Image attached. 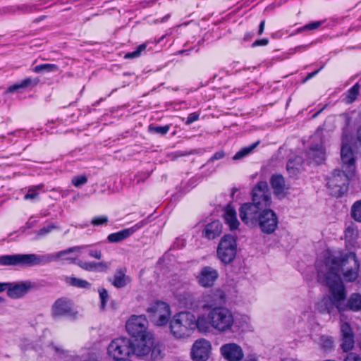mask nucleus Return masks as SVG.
Returning <instances> with one entry per match:
<instances>
[{"instance_id": "nucleus-55", "label": "nucleus", "mask_w": 361, "mask_h": 361, "mask_svg": "<svg viewBox=\"0 0 361 361\" xmlns=\"http://www.w3.org/2000/svg\"><path fill=\"white\" fill-rule=\"evenodd\" d=\"M264 25H265V20H263L260 22L259 25V30H258L259 35H262V33L264 32Z\"/></svg>"}, {"instance_id": "nucleus-49", "label": "nucleus", "mask_w": 361, "mask_h": 361, "mask_svg": "<svg viewBox=\"0 0 361 361\" xmlns=\"http://www.w3.org/2000/svg\"><path fill=\"white\" fill-rule=\"evenodd\" d=\"M38 195L39 193L35 191V188H30L28 190L27 193L25 195L24 198L25 200H35L38 197Z\"/></svg>"}, {"instance_id": "nucleus-15", "label": "nucleus", "mask_w": 361, "mask_h": 361, "mask_svg": "<svg viewBox=\"0 0 361 361\" xmlns=\"http://www.w3.org/2000/svg\"><path fill=\"white\" fill-rule=\"evenodd\" d=\"M218 277L219 273L216 269L212 267L205 266L201 269L197 279L202 287L209 288L213 286Z\"/></svg>"}, {"instance_id": "nucleus-31", "label": "nucleus", "mask_w": 361, "mask_h": 361, "mask_svg": "<svg viewBox=\"0 0 361 361\" xmlns=\"http://www.w3.org/2000/svg\"><path fill=\"white\" fill-rule=\"evenodd\" d=\"M347 307L350 310L355 312L361 310V295L353 293L348 300Z\"/></svg>"}, {"instance_id": "nucleus-5", "label": "nucleus", "mask_w": 361, "mask_h": 361, "mask_svg": "<svg viewBox=\"0 0 361 361\" xmlns=\"http://www.w3.org/2000/svg\"><path fill=\"white\" fill-rule=\"evenodd\" d=\"M353 173H348V171L344 169L334 170L326 183L330 195L341 197L345 194L348 190L350 178Z\"/></svg>"}, {"instance_id": "nucleus-17", "label": "nucleus", "mask_w": 361, "mask_h": 361, "mask_svg": "<svg viewBox=\"0 0 361 361\" xmlns=\"http://www.w3.org/2000/svg\"><path fill=\"white\" fill-rule=\"evenodd\" d=\"M8 285L7 295L8 297L14 299L20 298L26 295L32 287L30 281L19 283H8Z\"/></svg>"}, {"instance_id": "nucleus-9", "label": "nucleus", "mask_w": 361, "mask_h": 361, "mask_svg": "<svg viewBox=\"0 0 361 361\" xmlns=\"http://www.w3.org/2000/svg\"><path fill=\"white\" fill-rule=\"evenodd\" d=\"M154 336L152 334H145L143 336L134 338L132 341V354L137 357L147 356L154 347Z\"/></svg>"}, {"instance_id": "nucleus-58", "label": "nucleus", "mask_w": 361, "mask_h": 361, "mask_svg": "<svg viewBox=\"0 0 361 361\" xmlns=\"http://www.w3.org/2000/svg\"><path fill=\"white\" fill-rule=\"evenodd\" d=\"M357 140L361 142V126L359 127L357 133Z\"/></svg>"}, {"instance_id": "nucleus-6", "label": "nucleus", "mask_w": 361, "mask_h": 361, "mask_svg": "<svg viewBox=\"0 0 361 361\" xmlns=\"http://www.w3.org/2000/svg\"><path fill=\"white\" fill-rule=\"evenodd\" d=\"M237 253L236 238L230 235H224L218 245L216 255L218 259L224 264H231L235 258Z\"/></svg>"}, {"instance_id": "nucleus-47", "label": "nucleus", "mask_w": 361, "mask_h": 361, "mask_svg": "<svg viewBox=\"0 0 361 361\" xmlns=\"http://www.w3.org/2000/svg\"><path fill=\"white\" fill-rule=\"evenodd\" d=\"M87 255L89 257L95 258L97 259H101L102 257V252L99 250L87 249Z\"/></svg>"}, {"instance_id": "nucleus-35", "label": "nucleus", "mask_w": 361, "mask_h": 361, "mask_svg": "<svg viewBox=\"0 0 361 361\" xmlns=\"http://www.w3.org/2000/svg\"><path fill=\"white\" fill-rule=\"evenodd\" d=\"M351 216L357 222H361V200L355 202L351 207Z\"/></svg>"}, {"instance_id": "nucleus-61", "label": "nucleus", "mask_w": 361, "mask_h": 361, "mask_svg": "<svg viewBox=\"0 0 361 361\" xmlns=\"http://www.w3.org/2000/svg\"><path fill=\"white\" fill-rule=\"evenodd\" d=\"M114 361H131V360H128V359H117V360H114Z\"/></svg>"}, {"instance_id": "nucleus-24", "label": "nucleus", "mask_w": 361, "mask_h": 361, "mask_svg": "<svg viewBox=\"0 0 361 361\" xmlns=\"http://www.w3.org/2000/svg\"><path fill=\"white\" fill-rule=\"evenodd\" d=\"M148 313L157 314V316H170L171 308L169 305L164 301H155L152 306L147 310Z\"/></svg>"}, {"instance_id": "nucleus-7", "label": "nucleus", "mask_w": 361, "mask_h": 361, "mask_svg": "<svg viewBox=\"0 0 361 361\" xmlns=\"http://www.w3.org/2000/svg\"><path fill=\"white\" fill-rule=\"evenodd\" d=\"M132 341L128 338L120 337L114 339L108 346V355L114 360L126 359L132 354Z\"/></svg>"}, {"instance_id": "nucleus-23", "label": "nucleus", "mask_w": 361, "mask_h": 361, "mask_svg": "<svg viewBox=\"0 0 361 361\" xmlns=\"http://www.w3.org/2000/svg\"><path fill=\"white\" fill-rule=\"evenodd\" d=\"M126 268L121 267L117 269L114 275L113 281L109 280L111 282V284L117 288L125 287L131 281L130 278L128 276H126Z\"/></svg>"}, {"instance_id": "nucleus-3", "label": "nucleus", "mask_w": 361, "mask_h": 361, "mask_svg": "<svg viewBox=\"0 0 361 361\" xmlns=\"http://www.w3.org/2000/svg\"><path fill=\"white\" fill-rule=\"evenodd\" d=\"M239 216L245 225L252 228L259 227L265 234L273 233L278 227V216L269 207Z\"/></svg>"}, {"instance_id": "nucleus-4", "label": "nucleus", "mask_w": 361, "mask_h": 361, "mask_svg": "<svg viewBox=\"0 0 361 361\" xmlns=\"http://www.w3.org/2000/svg\"><path fill=\"white\" fill-rule=\"evenodd\" d=\"M252 202L243 204L239 209V215L270 207L271 195L266 181H259L252 188Z\"/></svg>"}, {"instance_id": "nucleus-62", "label": "nucleus", "mask_w": 361, "mask_h": 361, "mask_svg": "<svg viewBox=\"0 0 361 361\" xmlns=\"http://www.w3.org/2000/svg\"><path fill=\"white\" fill-rule=\"evenodd\" d=\"M4 301H5V300L3 298L0 297V305L4 303Z\"/></svg>"}, {"instance_id": "nucleus-57", "label": "nucleus", "mask_w": 361, "mask_h": 361, "mask_svg": "<svg viewBox=\"0 0 361 361\" xmlns=\"http://www.w3.org/2000/svg\"><path fill=\"white\" fill-rule=\"evenodd\" d=\"M332 345H333V341H331V339H326L325 347L330 348L332 347Z\"/></svg>"}, {"instance_id": "nucleus-19", "label": "nucleus", "mask_w": 361, "mask_h": 361, "mask_svg": "<svg viewBox=\"0 0 361 361\" xmlns=\"http://www.w3.org/2000/svg\"><path fill=\"white\" fill-rule=\"evenodd\" d=\"M307 159L321 164L326 159V152L322 143L312 145L307 152Z\"/></svg>"}, {"instance_id": "nucleus-22", "label": "nucleus", "mask_w": 361, "mask_h": 361, "mask_svg": "<svg viewBox=\"0 0 361 361\" xmlns=\"http://www.w3.org/2000/svg\"><path fill=\"white\" fill-rule=\"evenodd\" d=\"M221 232L222 224L219 220H216L206 225L202 235L208 240H213L219 236Z\"/></svg>"}, {"instance_id": "nucleus-46", "label": "nucleus", "mask_w": 361, "mask_h": 361, "mask_svg": "<svg viewBox=\"0 0 361 361\" xmlns=\"http://www.w3.org/2000/svg\"><path fill=\"white\" fill-rule=\"evenodd\" d=\"M225 157V152L224 150H219L216 152L212 157H211L209 160L207 161V164L210 162H213L216 160H219L223 159Z\"/></svg>"}, {"instance_id": "nucleus-1", "label": "nucleus", "mask_w": 361, "mask_h": 361, "mask_svg": "<svg viewBox=\"0 0 361 361\" xmlns=\"http://www.w3.org/2000/svg\"><path fill=\"white\" fill-rule=\"evenodd\" d=\"M360 263L355 252H337L329 254L324 259V264L317 269V281L329 288L330 298H324L318 303L317 308L322 314L332 312L335 306L346 298L345 287L339 275L347 282H353L359 276Z\"/></svg>"}, {"instance_id": "nucleus-25", "label": "nucleus", "mask_w": 361, "mask_h": 361, "mask_svg": "<svg viewBox=\"0 0 361 361\" xmlns=\"http://www.w3.org/2000/svg\"><path fill=\"white\" fill-rule=\"evenodd\" d=\"M39 80L37 78H27L8 87L6 90V92L11 93L18 90L19 89H25L30 87H32L36 86L39 83Z\"/></svg>"}, {"instance_id": "nucleus-30", "label": "nucleus", "mask_w": 361, "mask_h": 361, "mask_svg": "<svg viewBox=\"0 0 361 361\" xmlns=\"http://www.w3.org/2000/svg\"><path fill=\"white\" fill-rule=\"evenodd\" d=\"M164 346L158 343L155 344L154 341V347L152 350L149 352L150 353V360L151 361H160L163 359L164 353Z\"/></svg>"}, {"instance_id": "nucleus-54", "label": "nucleus", "mask_w": 361, "mask_h": 361, "mask_svg": "<svg viewBox=\"0 0 361 361\" xmlns=\"http://www.w3.org/2000/svg\"><path fill=\"white\" fill-rule=\"evenodd\" d=\"M357 235V231L352 227H348L345 230L346 237H353Z\"/></svg>"}, {"instance_id": "nucleus-42", "label": "nucleus", "mask_w": 361, "mask_h": 361, "mask_svg": "<svg viewBox=\"0 0 361 361\" xmlns=\"http://www.w3.org/2000/svg\"><path fill=\"white\" fill-rule=\"evenodd\" d=\"M322 24V21L311 22V23L304 25L303 27L299 28L298 30V31L301 32V31H304V30H315V29L318 28Z\"/></svg>"}, {"instance_id": "nucleus-10", "label": "nucleus", "mask_w": 361, "mask_h": 361, "mask_svg": "<svg viewBox=\"0 0 361 361\" xmlns=\"http://www.w3.org/2000/svg\"><path fill=\"white\" fill-rule=\"evenodd\" d=\"M212 317L211 322H213V329L219 331H226L231 330L236 332L243 328V323L239 317Z\"/></svg>"}, {"instance_id": "nucleus-26", "label": "nucleus", "mask_w": 361, "mask_h": 361, "mask_svg": "<svg viewBox=\"0 0 361 361\" xmlns=\"http://www.w3.org/2000/svg\"><path fill=\"white\" fill-rule=\"evenodd\" d=\"M202 308L206 310H209L207 316H232L229 310L222 306H217L213 302L204 304Z\"/></svg>"}, {"instance_id": "nucleus-12", "label": "nucleus", "mask_w": 361, "mask_h": 361, "mask_svg": "<svg viewBox=\"0 0 361 361\" xmlns=\"http://www.w3.org/2000/svg\"><path fill=\"white\" fill-rule=\"evenodd\" d=\"M148 322L146 317H130L126 324V331L134 338L143 336L145 334H151L147 331Z\"/></svg>"}, {"instance_id": "nucleus-21", "label": "nucleus", "mask_w": 361, "mask_h": 361, "mask_svg": "<svg viewBox=\"0 0 361 361\" xmlns=\"http://www.w3.org/2000/svg\"><path fill=\"white\" fill-rule=\"evenodd\" d=\"M224 219L225 223L229 226L231 231L238 228L240 223L237 219L236 211L231 204H228L225 207L224 209Z\"/></svg>"}, {"instance_id": "nucleus-53", "label": "nucleus", "mask_w": 361, "mask_h": 361, "mask_svg": "<svg viewBox=\"0 0 361 361\" xmlns=\"http://www.w3.org/2000/svg\"><path fill=\"white\" fill-rule=\"evenodd\" d=\"M323 67H321L320 68L312 72V73H309L307 76L303 79V81L302 82H306L307 80H309L310 79H311L312 78H313L314 76H315L320 71L321 69Z\"/></svg>"}, {"instance_id": "nucleus-8", "label": "nucleus", "mask_w": 361, "mask_h": 361, "mask_svg": "<svg viewBox=\"0 0 361 361\" xmlns=\"http://www.w3.org/2000/svg\"><path fill=\"white\" fill-rule=\"evenodd\" d=\"M169 329L171 334L178 338L188 337L194 330L192 317H172Z\"/></svg>"}, {"instance_id": "nucleus-28", "label": "nucleus", "mask_w": 361, "mask_h": 361, "mask_svg": "<svg viewBox=\"0 0 361 361\" xmlns=\"http://www.w3.org/2000/svg\"><path fill=\"white\" fill-rule=\"evenodd\" d=\"M270 184L276 195L282 194L285 189V180L281 174H273L270 178Z\"/></svg>"}, {"instance_id": "nucleus-51", "label": "nucleus", "mask_w": 361, "mask_h": 361, "mask_svg": "<svg viewBox=\"0 0 361 361\" xmlns=\"http://www.w3.org/2000/svg\"><path fill=\"white\" fill-rule=\"evenodd\" d=\"M269 44V39L267 38H263L255 40L252 44V47H256L259 46H266Z\"/></svg>"}, {"instance_id": "nucleus-40", "label": "nucleus", "mask_w": 361, "mask_h": 361, "mask_svg": "<svg viewBox=\"0 0 361 361\" xmlns=\"http://www.w3.org/2000/svg\"><path fill=\"white\" fill-rule=\"evenodd\" d=\"M75 264L85 271H95V264L94 262H84L82 260H78V262H75Z\"/></svg>"}, {"instance_id": "nucleus-39", "label": "nucleus", "mask_w": 361, "mask_h": 361, "mask_svg": "<svg viewBox=\"0 0 361 361\" xmlns=\"http://www.w3.org/2000/svg\"><path fill=\"white\" fill-rule=\"evenodd\" d=\"M98 293L101 300V308L104 309L107 302L109 301V295L107 290L102 287L98 289Z\"/></svg>"}, {"instance_id": "nucleus-13", "label": "nucleus", "mask_w": 361, "mask_h": 361, "mask_svg": "<svg viewBox=\"0 0 361 361\" xmlns=\"http://www.w3.org/2000/svg\"><path fill=\"white\" fill-rule=\"evenodd\" d=\"M54 316H74L76 314L73 301L66 297L57 299L52 306Z\"/></svg>"}, {"instance_id": "nucleus-18", "label": "nucleus", "mask_w": 361, "mask_h": 361, "mask_svg": "<svg viewBox=\"0 0 361 361\" xmlns=\"http://www.w3.org/2000/svg\"><path fill=\"white\" fill-rule=\"evenodd\" d=\"M145 223L142 221L135 224L133 226L123 229L116 233H111L108 235L107 239L110 243H118L133 235L136 231L142 228Z\"/></svg>"}, {"instance_id": "nucleus-11", "label": "nucleus", "mask_w": 361, "mask_h": 361, "mask_svg": "<svg viewBox=\"0 0 361 361\" xmlns=\"http://www.w3.org/2000/svg\"><path fill=\"white\" fill-rule=\"evenodd\" d=\"M212 345L204 338L195 341L191 349V357L194 361H207L211 353Z\"/></svg>"}, {"instance_id": "nucleus-38", "label": "nucleus", "mask_w": 361, "mask_h": 361, "mask_svg": "<svg viewBox=\"0 0 361 361\" xmlns=\"http://www.w3.org/2000/svg\"><path fill=\"white\" fill-rule=\"evenodd\" d=\"M147 48V44L143 43L140 44L135 51L128 52L126 54V59H134L141 56L142 51H144Z\"/></svg>"}, {"instance_id": "nucleus-64", "label": "nucleus", "mask_w": 361, "mask_h": 361, "mask_svg": "<svg viewBox=\"0 0 361 361\" xmlns=\"http://www.w3.org/2000/svg\"><path fill=\"white\" fill-rule=\"evenodd\" d=\"M183 312H178V314H176L175 316H180Z\"/></svg>"}, {"instance_id": "nucleus-41", "label": "nucleus", "mask_w": 361, "mask_h": 361, "mask_svg": "<svg viewBox=\"0 0 361 361\" xmlns=\"http://www.w3.org/2000/svg\"><path fill=\"white\" fill-rule=\"evenodd\" d=\"M56 228H57V226L56 224H50L45 226L42 227V228H40L37 231V235L38 237L45 236V235H48L49 233H50L53 230L56 229Z\"/></svg>"}, {"instance_id": "nucleus-2", "label": "nucleus", "mask_w": 361, "mask_h": 361, "mask_svg": "<svg viewBox=\"0 0 361 361\" xmlns=\"http://www.w3.org/2000/svg\"><path fill=\"white\" fill-rule=\"evenodd\" d=\"M87 248V246H75L55 254H15L6 255L0 257V264L2 266H18L21 267H30L39 265H45L51 262L63 257L66 255L80 251Z\"/></svg>"}, {"instance_id": "nucleus-32", "label": "nucleus", "mask_w": 361, "mask_h": 361, "mask_svg": "<svg viewBox=\"0 0 361 361\" xmlns=\"http://www.w3.org/2000/svg\"><path fill=\"white\" fill-rule=\"evenodd\" d=\"M259 142L257 141L252 145L243 147L233 157V160H240L252 152L255 148L259 145Z\"/></svg>"}, {"instance_id": "nucleus-59", "label": "nucleus", "mask_w": 361, "mask_h": 361, "mask_svg": "<svg viewBox=\"0 0 361 361\" xmlns=\"http://www.w3.org/2000/svg\"><path fill=\"white\" fill-rule=\"evenodd\" d=\"M252 37V35H251L250 33H247L245 35L244 37V39L245 40H247L249 38Z\"/></svg>"}, {"instance_id": "nucleus-29", "label": "nucleus", "mask_w": 361, "mask_h": 361, "mask_svg": "<svg viewBox=\"0 0 361 361\" xmlns=\"http://www.w3.org/2000/svg\"><path fill=\"white\" fill-rule=\"evenodd\" d=\"M192 319H192L194 329L197 328L200 332H207L213 329L212 317H197V319H195V317H192Z\"/></svg>"}, {"instance_id": "nucleus-27", "label": "nucleus", "mask_w": 361, "mask_h": 361, "mask_svg": "<svg viewBox=\"0 0 361 361\" xmlns=\"http://www.w3.org/2000/svg\"><path fill=\"white\" fill-rule=\"evenodd\" d=\"M302 158L301 157H295L290 159L286 164V169L290 176H297L302 170Z\"/></svg>"}, {"instance_id": "nucleus-20", "label": "nucleus", "mask_w": 361, "mask_h": 361, "mask_svg": "<svg viewBox=\"0 0 361 361\" xmlns=\"http://www.w3.org/2000/svg\"><path fill=\"white\" fill-rule=\"evenodd\" d=\"M342 334L341 348L343 351L350 350L354 346V334L350 326L348 323H343L341 326Z\"/></svg>"}, {"instance_id": "nucleus-33", "label": "nucleus", "mask_w": 361, "mask_h": 361, "mask_svg": "<svg viewBox=\"0 0 361 361\" xmlns=\"http://www.w3.org/2000/svg\"><path fill=\"white\" fill-rule=\"evenodd\" d=\"M66 281L72 286L81 288H90L91 284L86 280L76 278L74 276L66 277Z\"/></svg>"}, {"instance_id": "nucleus-50", "label": "nucleus", "mask_w": 361, "mask_h": 361, "mask_svg": "<svg viewBox=\"0 0 361 361\" xmlns=\"http://www.w3.org/2000/svg\"><path fill=\"white\" fill-rule=\"evenodd\" d=\"M344 361H361V356L355 353H350Z\"/></svg>"}, {"instance_id": "nucleus-44", "label": "nucleus", "mask_w": 361, "mask_h": 361, "mask_svg": "<svg viewBox=\"0 0 361 361\" xmlns=\"http://www.w3.org/2000/svg\"><path fill=\"white\" fill-rule=\"evenodd\" d=\"M108 221V217L106 216H99L94 217L91 224L94 226H100L104 224H106Z\"/></svg>"}, {"instance_id": "nucleus-52", "label": "nucleus", "mask_w": 361, "mask_h": 361, "mask_svg": "<svg viewBox=\"0 0 361 361\" xmlns=\"http://www.w3.org/2000/svg\"><path fill=\"white\" fill-rule=\"evenodd\" d=\"M95 271H105L108 269L107 264L104 262H94Z\"/></svg>"}, {"instance_id": "nucleus-56", "label": "nucleus", "mask_w": 361, "mask_h": 361, "mask_svg": "<svg viewBox=\"0 0 361 361\" xmlns=\"http://www.w3.org/2000/svg\"><path fill=\"white\" fill-rule=\"evenodd\" d=\"M8 283H0V293L4 291V290H7V288H8Z\"/></svg>"}, {"instance_id": "nucleus-34", "label": "nucleus", "mask_w": 361, "mask_h": 361, "mask_svg": "<svg viewBox=\"0 0 361 361\" xmlns=\"http://www.w3.org/2000/svg\"><path fill=\"white\" fill-rule=\"evenodd\" d=\"M59 71V67L56 64L51 63H44L36 66L33 68V71L35 73H49V72H56Z\"/></svg>"}, {"instance_id": "nucleus-43", "label": "nucleus", "mask_w": 361, "mask_h": 361, "mask_svg": "<svg viewBox=\"0 0 361 361\" xmlns=\"http://www.w3.org/2000/svg\"><path fill=\"white\" fill-rule=\"evenodd\" d=\"M87 182V178L85 175L75 176L72 179V183L75 187H80V185L85 184Z\"/></svg>"}, {"instance_id": "nucleus-48", "label": "nucleus", "mask_w": 361, "mask_h": 361, "mask_svg": "<svg viewBox=\"0 0 361 361\" xmlns=\"http://www.w3.org/2000/svg\"><path fill=\"white\" fill-rule=\"evenodd\" d=\"M200 114L199 112H193L192 114H190L187 117L185 124L190 125L193 122L197 121L200 118Z\"/></svg>"}, {"instance_id": "nucleus-45", "label": "nucleus", "mask_w": 361, "mask_h": 361, "mask_svg": "<svg viewBox=\"0 0 361 361\" xmlns=\"http://www.w3.org/2000/svg\"><path fill=\"white\" fill-rule=\"evenodd\" d=\"M172 319V317H157V320L156 321V324L158 326H169L170 320Z\"/></svg>"}, {"instance_id": "nucleus-37", "label": "nucleus", "mask_w": 361, "mask_h": 361, "mask_svg": "<svg viewBox=\"0 0 361 361\" xmlns=\"http://www.w3.org/2000/svg\"><path fill=\"white\" fill-rule=\"evenodd\" d=\"M360 85L359 82L355 83L351 88L348 91L347 102L353 103L355 102L359 94Z\"/></svg>"}, {"instance_id": "nucleus-60", "label": "nucleus", "mask_w": 361, "mask_h": 361, "mask_svg": "<svg viewBox=\"0 0 361 361\" xmlns=\"http://www.w3.org/2000/svg\"><path fill=\"white\" fill-rule=\"evenodd\" d=\"M49 348H51L52 349L55 350L56 352H59V348H56V347H54L53 345H49Z\"/></svg>"}, {"instance_id": "nucleus-63", "label": "nucleus", "mask_w": 361, "mask_h": 361, "mask_svg": "<svg viewBox=\"0 0 361 361\" xmlns=\"http://www.w3.org/2000/svg\"><path fill=\"white\" fill-rule=\"evenodd\" d=\"M320 111H318L317 113H315L314 115H313V117H315L317 116L319 114Z\"/></svg>"}, {"instance_id": "nucleus-36", "label": "nucleus", "mask_w": 361, "mask_h": 361, "mask_svg": "<svg viewBox=\"0 0 361 361\" xmlns=\"http://www.w3.org/2000/svg\"><path fill=\"white\" fill-rule=\"evenodd\" d=\"M170 126L169 125L159 126H155L154 124H150L148 126V131L151 133L159 134L161 135H164L168 133L169 131Z\"/></svg>"}, {"instance_id": "nucleus-14", "label": "nucleus", "mask_w": 361, "mask_h": 361, "mask_svg": "<svg viewBox=\"0 0 361 361\" xmlns=\"http://www.w3.org/2000/svg\"><path fill=\"white\" fill-rule=\"evenodd\" d=\"M220 353L227 361H240L244 355L242 348L235 343L224 344L220 348Z\"/></svg>"}, {"instance_id": "nucleus-16", "label": "nucleus", "mask_w": 361, "mask_h": 361, "mask_svg": "<svg viewBox=\"0 0 361 361\" xmlns=\"http://www.w3.org/2000/svg\"><path fill=\"white\" fill-rule=\"evenodd\" d=\"M341 159L343 169L348 171V173H353L355 169V159L353 151L349 145L345 144L342 145Z\"/></svg>"}]
</instances>
